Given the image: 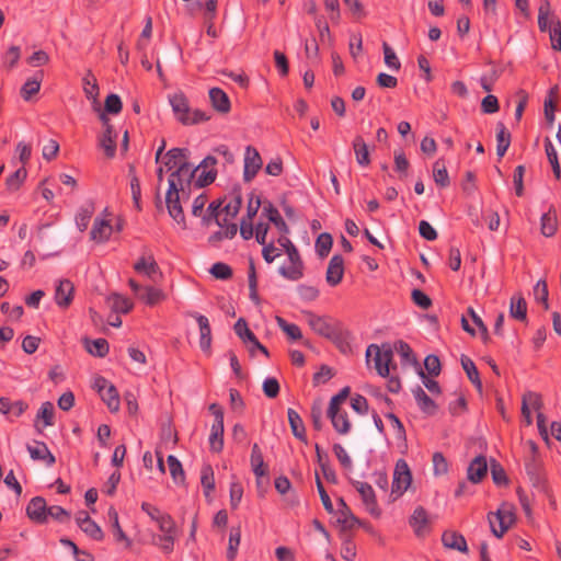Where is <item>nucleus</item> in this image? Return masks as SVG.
<instances>
[{"label": "nucleus", "instance_id": "37998d69", "mask_svg": "<svg viewBox=\"0 0 561 561\" xmlns=\"http://www.w3.org/2000/svg\"><path fill=\"white\" fill-rule=\"evenodd\" d=\"M240 540H241L240 527L239 526L232 527L230 529V534H229V542H228V549H227V554H226L228 561H234L237 553H238Z\"/></svg>", "mask_w": 561, "mask_h": 561}, {"label": "nucleus", "instance_id": "3c124183", "mask_svg": "<svg viewBox=\"0 0 561 561\" xmlns=\"http://www.w3.org/2000/svg\"><path fill=\"white\" fill-rule=\"evenodd\" d=\"M333 244L332 236L328 232L319 234L316 240V251L320 257H325Z\"/></svg>", "mask_w": 561, "mask_h": 561}, {"label": "nucleus", "instance_id": "864d4df0", "mask_svg": "<svg viewBox=\"0 0 561 561\" xmlns=\"http://www.w3.org/2000/svg\"><path fill=\"white\" fill-rule=\"evenodd\" d=\"M236 334L242 340L243 343H249L254 340V333L249 329L244 318H239L233 325Z\"/></svg>", "mask_w": 561, "mask_h": 561}, {"label": "nucleus", "instance_id": "5fc2aeb1", "mask_svg": "<svg viewBox=\"0 0 561 561\" xmlns=\"http://www.w3.org/2000/svg\"><path fill=\"white\" fill-rule=\"evenodd\" d=\"M230 506L232 510H237L243 495V486L241 482H239L236 477H233V481L230 483Z\"/></svg>", "mask_w": 561, "mask_h": 561}, {"label": "nucleus", "instance_id": "f8f14e48", "mask_svg": "<svg viewBox=\"0 0 561 561\" xmlns=\"http://www.w3.org/2000/svg\"><path fill=\"white\" fill-rule=\"evenodd\" d=\"M337 505L340 516L337 517L336 522L341 525L342 531H347L357 525H362V522L352 513L343 497L337 500Z\"/></svg>", "mask_w": 561, "mask_h": 561}, {"label": "nucleus", "instance_id": "1a4fd4ad", "mask_svg": "<svg viewBox=\"0 0 561 561\" xmlns=\"http://www.w3.org/2000/svg\"><path fill=\"white\" fill-rule=\"evenodd\" d=\"M30 457L35 461H43L47 467H51L56 462L55 456L44 442L34 440V445H26Z\"/></svg>", "mask_w": 561, "mask_h": 561}, {"label": "nucleus", "instance_id": "603ef678", "mask_svg": "<svg viewBox=\"0 0 561 561\" xmlns=\"http://www.w3.org/2000/svg\"><path fill=\"white\" fill-rule=\"evenodd\" d=\"M493 525H490L492 534L497 537L502 538L504 534L511 528V526L514 524V522L507 519V517L503 516H493Z\"/></svg>", "mask_w": 561, "mask_h": 561}, {"label": "nucleus", "instance_id": "412c9836", "mask_svg": "<svg viewBox=\"0 0 561 561\" xmlns=\"http://www.w3.org/2000/svg\"><path fill=\"white\" fill-rule=\"evenodd\" d=\"M412 392L420 410L423 413L427 415H434L437 412V404L427 396L422 387L416 386Z\"/></svg>", "mask_w": 561, "mask_h": 561}, {"label": "nucleus", "instance_id": "4d7b16f0", "mask_svg": "<svg viewBox=\"0 0 561 561\" xmlns=\"http://www.w3.org/2000/svg\"><path fill=\"white\" fill-rule=\"evenodd\" d=\"M551 13V5L548 0H540L538 8V26L541 32L548 30V16Z\"/></svg>", "mask_w": 561, "mask_h": 561}, {"label": "nucleus", "instance_id": "a18cd8bd", "mask_svg": "<svg viewBox=\"0 0 561 561\" xmlns=\"http://www.w3.org/2000/svg\"><path fill=\"white\" fill-rule=\"evenodd\" d=\"M101 398L106 403L111 412H117L119 409V396L114 385H110L105 391H101Z\"/></svg>", "mask_w": 561, "mask_h": 561}, {"label": "nucleus", "instance_id": "dca6fc26", "mask_svg": "<svg viewBox=\"0 0 561 561\" xmlns=\"http://www.w3.org/2000/svg\"><path fill=\"white\" fill-rule=\"evenodd\" d=\"M73 284L69 279H61L55 290V301L60 308H68L73 300Z\"/></svg>", "mask_w": 561, "mask_h": 561}, {"label": "nucleus", "instance_id": "bb28decb", "mask_svg": "<svg viewBox=\"0 0 561 561\" xmlns=\"http://www.w3.org/2000/svg\"><path fill=\"white\" fill-rule=\"evenodd\" d=\"M287 416H288V422H289L293 435L296 438H298L299 440L306 443L307 442L306 428H305L302 419L300 417L298 412L295 411L294 409L289 408L287 410Z\"/></svg>", "mask_w": 561, "mask_h": 561}, {"label": "nucleus", "instance_id": "4be33fe9", "mask_svg": "<svg viewBox=\"0 0 561 561\" xmlns=\"http://www.w3.org/2000/svg\"><path fill=\"white\" fill-rule=\"evenodd\" d=\"M44 78V71L38 70L32 78H28L21 88V96L24 101H30L33 95L38 93Z\"/></svg>", "mask_w": 561, "mask_h": 561}, {"label": "nucleus", "instance_id": "b1692460", "mask_svg": "<svg viewBox=\"0 0 561 561\" xmlns=\"http://www.w3.org/2000/svg\"><path fill=\"white\" fill-rule=\"evenodd\" d=\"M112 230L108 220L96 218L90 231V237L93 241L104 242L111 237Z\"/></svg>", "mask_w": 561, "mask_h": 561}, {"label": "nucleus", "instance_id": "58836bf2", "mask_svg": "<svg viewBox=\"0 0 561 561\" xmlns=\"http://www.w3.org/2000/svg\"><path fill=\"white\" fill-rule=\"evenodd\" d=\"M201 483L204 489V495L206 499L210 497V493L215 490V477L214 470L210 465H206L201 471Z\"/></svg>", "mask_w": 561, "mask_h": 561}, {"label": "nucleus", "instance_id": "c85d7f7f", "mask_svg": "<svg viewBox=\"0 0 561 561\" xmlns=\"http://www.w3.org/2000/svg\"><path fill=\"white\" fill-rule=\"evenodd\" d=\"M496 154L502 158L511 145V134L502 122L496 124Z\"/></svg>", "mask_w": 561, "mask_h": 561}, {"label": "nucleus", "instance_id": "473e14b6", "mask_svg": "<svg viewBox=\"0 0 561 561\" xmlns=\"http://www.w3.org/2000/svg\"><path fill=\"white\" fill-rule=\"evenodd\" d=\"M427 524L428 518L426 510L423 506H417L410 517V526L414 529L417 536H421Z\"/></svg>", "mask_w": 561, "mask_h": 561}, {"label": "nucleus", "instance_id": "13d9d810", "mask_svg": "<svg viewBox=\"0 0 561 561\" xmlns=\"http://www.w3.org/2000/svg\"><path fill=\"white\" fill-rule=\"evenodd\" d=\"M491 476L493 482L499 486L506 485L508 483V478L504 468L496 460L491 461Z\"/></svg>", "mask_w": 561, "mask_h": 561}, {"label": "nucleus", "instance_id": "0e129e2a", "mask_svg": "<svg viewBox=\"0 0 561 561\" xmlns=\"http://www.w3.org/2000/svg\"><path fill=\"white\" fill-rule=\"evenodd\" d=\"M123 104L117 94L111 93L106 96L104 102V111L108 114H118L122 111Z\"/></svg>", "mask_w": 561, "mask_h": 561}, {"label": "nucleus", "instance_id": "f03ea898", "mask_svg": "<svg viewBox=\"0 0 561 561\" xmlns=\"http://www.w3.org/2000/svg\"><path fill=\"white\" fill-rule=\"evenodd\" d=\"M374 355L375 369L377 374L383 378H388L387 389L392 393H398L401 389V381L398 376H390V370L397 369V364L393 363V350L390 343H382L380 346L377 344L368 345L366 350V359Z\"/></svg>", "mask_w": 561, "mask_h": 561}, {"label": "nucleus", "instance_id": "a878e982", "mask_svg": "<svg viewBox=\"0 0 561 561\" xmlns=\"http://www.w3.org/2000/svg\"><path fill=\"white\" fill-rule=\"evenodd\" d=\"M170 103L176 118L182 123V119H187L191 114L187 99L184 94L179 93L170 98Z\"/></svg>", "mask_w": 561, "mask_h": 561}, {"label": "nucleus", "instance_id": "ddd939ff", "mask_svg": "<svg viewBox=\"0 0 561 561\" xmlns=\"http://www.w3.org/2000/svg\"><path fill=\"white\" fill-rule=\"evenodd\" d=\"M47 504L44 497H33L26 506V515L33 522L43 524L47 520Z\"/></svg>", "mask_w": 561, "mask_h": 561}, {"label": "nucleus", "instance_id": "aec40b11", "mask_svg": "<svg viewBox=\"0 0 561 561\" xmlns=\"http://www.w3.org/2000/svg\"><path fill=\"white\" fill-rule=\"evenodd\" d=\"M262 215H264L268 219V221L274 224L278 231L282 232L283 234H287L289 232L287 224L280 216L278 209L271 202L264 203Z\"/></svg>", "mask_w": 561, "mask_h": 561}, {"label": "nucleus", "instance_id": "338daca9", "mask_svg": "<svg viewBox=\"0 0 561 561\" xmlns=\"http://www.w3.org/2000/svg\"><path fill=\"white\" fill-rule=\"evenodd\" d=\"M424 367L431 376H438L442 370L440 360L438 356L430 354L424 359Z\"/></svg>", "mask_w": 561, "mask_h": 561}, {"label": "nucleus", "instance_id": "49530a36", "mask_svg": "<svg viewBox=\"0 0 561 561\" xmlns=\"http://www.w3.org/2000/svg\"><path fill=\"white\" fill-rule=\"evenodd\" d=\"M541 233L545 237H552L557 232V216L554 211H547L541 216Z\"/></svg>", "mask_w": 561, "mask_h": 561}, {"label": "nucleus", "instance_id": "09e8293b", "mask_svg": "<svg viewBox=\"0 0 561 561\" xmlns=\"http://www.w3.org/2000/svg\"><path fill=\"white\" fill-rule=\"evenodd\" d=\"M108 300L112 302V309L115 312L128 313L133 309V302L119 294L111 295Z\"/></svg>", "mask_w": 561, "mask_h": 561}, {"label": "nucleus", "instance_id": "4c0bfd02", "mask_svg": "<svg viewBox=\"0 0 561 561\" xmlns=\"http://www.w3.org/2000/svg\"><path fill=\"white\" fill-rule=\"evenodd\" d=\"M107 515H108V518H110V520L112 523V529H113V534H114L115 540L116 541H125L126 542V547H130L131 546V541L126 536L124 530L122 529V527L119 525V520H118V514H117L116 510L113 506L110 507Z\"/></svg>", "mask_w": 561, "mask_h": 561}, {"label": "nucleus", "instance_id": "6e6552de", "mask_svg": "<svg viewBox=\"0 0 561 561\" xmlns=\"http://www.w3.org/2000/svg\"><path fill=\"white\" fill-rule=\"evenodd\" d=\"M134 270L139 274H145L152 280H156L157 275L161 276L160 267L153 254L147 249L144 250V254L134 264Z\"/></svg>", "mask_w": 561, "mask_h": 561}, {"label": "nucleus", "instance_id": "bf43d9fd", "mask_svg": "<svg viewBox=\"0 0 561 561\" xmlns=\"http://www.w3.org/2000/svg\"><path fill=\"white\" fill-rule=\"evenodd\" d=\"M534 294H535L536 300L538 302H541L543 305V308L546 310H548L549 309V301H548L549 291H548L547 282L545 279H539L537 282V284L534 287Z\"/></svg>", "mask_w": 561, "mask_h": 561}, {"label": "nucleus", "instance_id": "2f4dec72", "mask_svg": "<svg viewBox=\"0 0 561 561\" xmlns=\"http://www.w3.org/2000/svg\"><path fill=\"white\" fill-rule=\"evenodd\" d=\"M94 210L95 207L92 201L80 207L78 214L76 215V225L80 231L87 230Z\"/></svg>", "mask_w": 561, "mask_h": 561}, {"label": "nucleus", "instance_id": "393cba45", "mask_svg": "<svg viewBox=\"0 0 561 561\" xmlns=\"http://www.w3.org/2000/svg\"><path fill=\"white\" fill-rule=\"evenodd\" d=\"M443 545L448 549L468 552V546L465 537L456 531H445L442 536Z\"/></svg>", "mask_w": 561, "mask_h": 561}, {"label": "nucleus", "instance_id": "5701e85b", "mask_svg": "<svg viewBox=\"0 0 561 561\" xmlns=\"http://www.w3.org/2000/svg\"><path fill=\"white\" fill-rule=\"evenodd\" d=\"M529 404L533 405L534 409L538 410L541 408V397L533 391H528L524 393L522 400V414L525 417L526 424L530 425L533 422L531 413L529 409Z\"/></svg>", "mask_w": 561, "mask_h": 561}, {"label": "nucleus", "instance_id": "20e7f679", "mask_svg": "<svg viewBox=\"0 0 561 561\" xmlns=\"http://www.w3.org/2000/svg\"><path fill=\"white\" fill-rule=\"evenodd\" d=\"M308 324L319 335L333 341L342 348V331L337 322H331L324 317L314 314L311 311L305 312Z\"/></svg>", "mask_w": 561, "mask_h": 561}, {"label": "nucleus", "instance_id": "39448f33", "mask_svg": "<svg viewBox=\"0 0 561 561\" xmlns=\"http://www.w3.org/2000/svg\"><path fill=\"white\" fill-rule=\"evenodd\" d=\"M412 482V473L408 462L399 459L396 462L392 480V493L402 495Z\"/></svg>", "mask_w": 561, "mask_h": 561}, {"label": "nucleus", "instance_id": "cd10ccee", "mask_svg": "<svg viewBox=\"0 0 561 561\" xmlns=\"http://www.w3.org/2000/svg\"><path fill=\"white\" fill-rule=\"evenodd\" d=\"M242 201L241 190L233 188L229 202L226 205L222 204L220 209L227 217L234 218L241 209Z\"/></svg>", "mask_w": 561, "mask_h": 561}, {"label": "nucleus", "instance_id": "7c9ffc66", "mask_svg": "<svg viewBox=\"0 0 561 561\" xmlns=\"http://www.w3.org/2000/svg\"><path fill=\"white\" fill-rule=\"evenodd\" d=\"M83 343L87 352L96 357H105L110 351L108 342L105 339H84Z\"/></svg>", "mask_w": 561, "mask_h": 561}, {"label": "nucleus", "instance_id": "8fccbe9b", "mask_svg": "<svg viewBox=\"0 0 561 561\" xmlns=\"http://www.w3.org/2000/svg\"><path fill=\"white\" fill-rule=\"evenodd\" d=\"M545 149H546V154L551 164L554 176L557 179H560L561 170H560V164H559V160H558V154L548 137L545 139Z\"/></svg>", "mask_w": 561, "mask_h": 561}, {"label": "nucleus", "instance_id": "f3484780", "mask_svg": "<svg viewBox=\"0 0 561 561\" xmlns=\"http://www.w3.org/2000/svg\"><path fill=\"white\" fill-rule=\"evenodd\" d=\"M191 316L196 320L199 328V346L202 351L209 352L211 346V329L208 318L197 312H193Z\"/></svg>", "mask_w": 561, "mask_h": 561}, {"label": "nucleus", "instance_id": "e2e57ef3", "mask_svg": "<svg viewBox=\"0 0 561 561\" xmlns=\"http://www.w3.org/2000/svg\"><path fill=\"white\" fill-rule=\"evenodd\" d=\"M210 274L217 279L226 280L232 277V268L226 263L217 262L213 264Z\"/></svg>", "mask_w": 561, "mask_h": 561}, {"label": "nucleus", "instance_id": "423d86ee", "mask_svg": "<svg viewBox=\"0 0 561 561\" xmlns=\"http://www.w3.org/2000/svg\"><path fill=\"white\" fill-rule=\"evenodd\" d=\"M359 493L366 510L375 517L380 516V508L378 507L376 494L373 486L367 482H360L356 480L351 481Z\"/></svg>", "mask_w": 561, "mask_h": 561}, {"label": "nucleus", "instance_id": "de8ad7c7", "mask_svg": "<svg viewBox=\"0 0 561 561\" xmlns=\"http://www.w3.org/2000/svg\"><path fill=\"white\" fill-rule=\"evenodd\" d=\"M139 298L147 305L153 306L158 304L160 300L164 299V294L159 288L146 286L144 287L142 293L139 295Z\"/></svg>", "mask_w": 561, "mask_h": 561}, {"label": "nucleus", "instance_id": "79ce46f5", "mask_svg": "<svg viewBox=\"0 0 561 561\" xmlns=\"http://www.w3.org/2000/svg\"><path fill=\"white\" fill-rule=\"evenodd\" d=\"M238 232V226L237 224H230L227 225L226 228H220V230L214 232L208 238V242L211 245H217L220 243L224 239H232Z\"/></svg>", "mask_w": 561, "mask_h": 561}, {"label": "nucleus", "instance_id": "052dcab7", "mask_svg": "<svg viewBox=\"0 0 561 561\" xmlns=\"http://www.w3.org/2000/svg\"><path fill=\"white\" fill-rule=\"evenodd\" d=\"M83 91L88 99L95 100L99 95V85L96 83L95 77L91 71H89L83 78Z\"/></svg>", "mask_w": 561, "mask_h": 561}, {"label": "nucleus", "instance_id": "f704fd0d", "mask_svg": "<svg viewBox=\"0 0 561 561\" xmlns=\"http://www.w3.org/2000/svg\"><path fill=\"white\" fill-rule=\"evenodd\" d=\"M510 314L519 321L527 319V302L520 295L511 298Z\"/></svg>", "mask_w": 561, "mask_h": 561}, {"label": "nucleus", "instance_id": "680f3d73", "mask_svg": "<svg viewBox=\"0 0 561 561\" xmlns=\"http://www.w3.org/2000/svg\"><path fill=\"white\" fill-rule=\"evenodd\" d=\"M27 172L24 167L19 168L5 181L9 190L16 191L26 179Z\"/></svg>", "mask_w": 561, "mask_h": 561}, {"label": "nucleus", "instance_id": "f257e3e1", "mask_svg": "<svg viewBox=\"0 0 561 561\" xmlns=\"http://www.w3.org/2000/svg\"><path fill=\"white\" fill-rule=\"evenodd\" d=\"M198 168L191 162H183L172 171L168 178V191L165 193V207L170 217L175 220L183 229L186 228V219L181 205V193L190 188Z\"/></svg>", "mask_w": 561, "mask_h": 561}, {"label": "nucleus", "instance_id": "7ed1b4c3", "mask_svg": "<svg viewBox=\"0 0 561 561\" xmlns=\"http://www.w3.org/2000/svg\"><path fill=\"white\" fill-rule=\"evenodd\" d=\"M277 242L285 250L290 262L289 266H280L278 273L288 280H299L304 276L305 264L297 247L286 236L278 238Z\"/></svg>", "mask_w": 561, "mask_h": 561}, {"label": "nucleus", "instance_id": "0eeeda50", "mask_svg": "<svg viewBox=\"0 0 561 561\" xmlns=\"http://www.w3.org/2000/svg\"><path fill=\"white\" fill-rule=\"evenodd\" d=\"M263 164L262 158L259 151L252 147L248 146L244 152V170H243V180L244 182H251L257 172L261 170Z\"/></svg>", "mask_w": 561, "mask_h": 561}, {"label": "nucleus", "instance_id": "2eb2a0df", "mask_svg": "<svg viewBox=\"0 0 561 561\" xmlns=\"http://www.w3.org/2000/svg\"><path fill=\"white\" fill-rule=\"evenodd\" d=\"M83 518H76L77 525L90 538L101 541L104 538V533L101 527L89 516L85 511H80Z\"/></svg>", "mask_w": 561, "mask_h": 561}, {"label": "nucleus", "instance_id": "6ab92c4d", "mask_svg": "<svg viewBox=\"0 0 561 561\" xmlns=\"http://www.w3.org/2000/svg\"><path fill=\"white\" fill-rule=\"evenodd\" d=\"M209 100L214 110L221 114H227L231 110V103L227 93L220 88L209 90Z\"/></svg>", "mask_w": 561, "mask_h": 561}, {"label": "nucleus", "instance_id": "774afa93", "mask_svg": "<svg viewBox=\"0 0 561 561\" xmlns=\"http://www.w3.org/2000/svg\"><path fill=\"white\" fill-rule=\"evenodd\" d=\"M550 41H551V47L557 51H561V22H560V20L552 22V27L550 28Z\"/></svg>", "mask_w": 561, "mask_h": 561}, {"label": "nucleus", "instance_id": "c9c22d12", "mask_svg": "<svg viewBox=\"0 0 561 561\" xmlns=\"http://www.w3.org/2000/svg\"><path fill=\"white\" fill-rule=\"evenodd\" d=\"M433 179L436 185L442 188L449 186L450 180L443 159H438L434 162Z\"/></svg>", "mask_w": 561, "mask_h": 561}, {"label": "nucleus", "instance_id": "72a5a7b5", "mask_svg": "<svg viewBox=\"0 0 561 561\" xmlns=\"http://www.w3.org/2000/svg\"><path fill=\"white\" fill-rule=\"evenodd\" d=\"M210 450L220 453L224 448V423L214 422L209 436Z\"/></svg>", "mask_w": 561, "mask_h": 561}, {"label": "nucleus", "instance_id": "69168bd1", "mask_svg": "<svg viewBox=\"0 0 561 561\" xmlns=\"http://www.w3.org/2000/svg\"><path fill=\"white\" fill-rule=\"evenodd\" d=\"M350 394V388L344 387L337 394L331 398L328 413L342 412L340 405L347 399Z\"/></svg>", "mask_w": 561, "mask_h": 561}, {"label": "nucleus", "instance_id": "9b49d317", "mask_svg": "<svg viewBox=\"0 0 561 561\" xmlns=\"http://www.w3.org/2000/svg\"><path fill=\"white\" fill-rule=\"evenodd\" d=\"M343 275H344V259L342 255L335 254L331 257L329 265H328V270H327V274H325L327 283L330 286L334 287L342 282Z\"/></svg>", "mask_w": 561, "mask_h": 561}, {"label": "nucleus", "instance_id": "c03bdc74", "mask_svg": "<svg viewBox=\"0 0 561 561\" xmlns=\"http://www.w3.org/2000/svg\"><path fill=\"white\" fill-rule=\"evenodd\" d=\"M116 137L117 135L114 129L111 134H108L107 129H105L102 137L100 138V147L104 150L107 158H113L115 156Z\"/></svg>", "mask_w": 561, "mask_h": 561}, {"label": "nucleus", "instance_id": "a211bd4d", "mask_svg": "<svg viewBox=\"0 0 561 561\" xmlns=\"http://www.w3.org/2000/svg\"><path fill=\"white\" fill-rule=\"evenodd\" d=\"M488 462L484 456H477L468 466L467 477L472 483H480L486 476Z\"/></svg>", "mask_w": 561, "mask_h": 561}, {"label": "nucleus", "instance_id": "6e6d98bb", "mask_svg": "<svg viewBox=\"0 0 561 561\" xmlns=\"http://www.w3.org/2000/svg\"><path fill=\"white\" fill-rule=\"evenodd\" d=\"M195 176V186L201 188L211 184L216 180L217 171L216 169H201Z\"/></svg>", "mask_w": 561, "mask_h": 561}, {"label": "nucleus", "instance_id": "a19ab883", "mask_svg": "<svg viewBox=\"0 0 561 561\" xmlns=\"http://www.w3.org/2000/svg\"><path fill=\"white\" fill-rule=\"evenodd\" d=\"M167 462L173 481L178 484H184L185 473L180 460L175 456L169 455L167 458Z\"/></svg>", "mask_w": 561, "mask_h": 561}, {"label": "nucleus", "instance_id": "4468645a", "mask_svg": "<svg viewBox=\"0 0 561 561\" xmlns=\"http://www.w3.org/2000/svg\"><path fill=\"white\" fill-rule=\"evenodd\" d=\"M191 152L187 148H172L162 158V163L167 171L178 169L181 163L190 162Z\"/></svg>", "mask_w": 561, "mask_h": 561}, {"label": "nucleus", "instance_id": "c756f323", "mask_svg": "<svg viewBox=\"0 0 561 561\" xmlns=\"http://www.w3.org/2000/svg\"><path fill=\"white\" fill-rule=\"evenodd\" d=\"M353 149L355 152L356 161L362 167H367L370 163L369 150L364 138L356 136L353 140Z\"/></svg>", "mask_w": 561, "mask_h": 561}, {"label": "nucleus", "instance_id": "ea45409f", "mask_svg": "<svg viewBox=\"0 0 561 561\" xmlns=\"http://www.w3.org/2000/svg\"><path fill=\"white\" fill-rule=\"evenodd\" d=\"M226 198H218L213 201L208 207H207V214L203 216L202 222L204 226H209L210 222L214 220L216 224H219V217L222 204L225 203Z\"/></svg>", "mask_w": 561, "mask_h": 561}, {"label": "nucleus", "instance_id": "9d476101", "mask_svg": "<svg viewBox=\"0 0 561 561\" xmlns=\"http://www.w3.org/2000/svg\"><path fill=\"white\" fill-rule=\"evenodd\" d=\"M55 408L49 401L44 402L37 411L34 428L38 434H42L44 428L54 425Z\"/></svg>", "mask_w": 561, "mask_h": 561}, {"label": "nucleus", "instance_id": "e433bc0d", "mask_svg": "<svg viewBox=\"0 0 561 561\" xmlns=\"http://www.w3.org/2000/svg\"><path fill=\"white\" fill-rule=\"evenodd\" d=\"M328 416L331 420L334 430L339 434L344 435L350 432L351 422H350L347 413L345 411L337 412V413L336 412L328 413Z\"/></svg>", "mask_w": 561, "mask_h": 561}]
</instances>
